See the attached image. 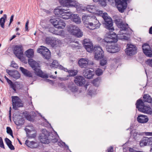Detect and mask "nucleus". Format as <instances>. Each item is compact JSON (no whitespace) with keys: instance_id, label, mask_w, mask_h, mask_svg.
Segmentation results:
<instances>
[{"instance_id":"obj_8","label":"nucleus","mask_w":152,"mask_h":152,"mask_svg":"<svg viewBox=\"0 0 152 152\" xmlns=\"http://www.w3.org/2000/svg\"><path fill=\"white\" fill-rule=\"evenodd\" d=\"M118 2L115 3L116 7L119 12L123 13L126 9L127 4V1H117Z\"/></svg>"},{"instance_id":"obj_15","label":"nucleus","mask_w":152,"mask_h":152,"mask_svg":"<svg viewBox=\"0 0 152 152\" xmlns=\"http://www.w3.org/2000/svg\"><path fill=\"white\" fill-rule=\"evenodd\" d=\"M104 40L108 43L115 42L117 41L116 35H109L104 38Z\"/></svg>"},{"instance_id":"obj_3","label":"nucleus","mask_w":152,"mask_h":152,"mask_svg":"<svg viewBox=\"0 0 152 152\" xmlns=\"http://www.w3.org/2000/svg\"><path fill=\"white\" fill-rule=\"evenodd\" d=\"M102 17L105 21V24L106 28L110 31H113L114 30V28L113 27V23L111 18L108 16L106 12L102 14Z\"/></svg>"},{"instance_id":"obj_63","label":"nucleus","mask_w":152,"mask_h":152,"mask_svg":"<svg viewBox=\"0 0 152 152\" xmlns=\"http://www.w3.org/2000/svg\"><path fill=\"white\" fill-rule=\"evenodd\" d=\"M113 147H111L110 148L108 149V152H113Z\"/></svg>"},{"instance_id":"obj_59","label":"nucleus","mask_w":152,"mask_h":152,"mask_svg":"<svg viewBox=\"0 0 152 152\" xmlns=\"http://www.w3.org/2000/svg\"><path fill=\"white\" fill-rule=\"evenodd\" d=\"M29 23V20H27L25 25V29L26 30H28V25Z\"/></svg>"},{"instance_id":"obj_26","label":"nucleus","mask_w":152,"mask_h":152,"mask_svg":"<svg viewBox=\"0 0 152 152\" xmlns=\"http://www.w3.org/2000/svg\"><path fill=\"white\" fill-rule=\"evenodd\" d=\"M20 69L22 73L25 76L28 77H32V74L30 71H28L27 70L21 67H20Z\"/></svg>"},{"instance_id":"obj_25","label":"nucleus","mask_w":152,"mask_h":152,"mask_svg":"<svg viewBox=\"0 0 152 152\" xmlns=\"http://www.w3.org/2000/svg\"><path fill=\"white\" fill-rule=\"evenodd\" d=\"M49 31L53 34L60 35H62L64 32L63 30L59 31L58 29H55L53 27L50 28H49Z\"/></svg>"},{"instance_id":"obj_51","label":"nucleus","mask_w":152,"mask_h":152,"mask_svg":"<svg viewBox=\"0 0 152 152\" xmlns=\"http://www.w3.org/2000/svg\"><path fill=\"white\" fill-rule=\"evenodd\" d=\"M146 140L148 145H152V137L150 138L146 137Z\"/></svg>"},{"instance_id":"obj_43","label":"nucleus","mask_w":152,"mask_h":152,"mask_svg":"<svg viewBox=\"0 0 152 152\" xmlns=\"http://www.w3.org/2000/svg\"><path fill=\"white\" fill-rule=\"evenodd\" d=\"M58 66H59L58 63L56 60L53 61V62L50 65V66L51 68H58Z\"/></svg>"},{"instance_id":"obj_39","label":"nucleus","mask_w":152,"mask_h":152,"mask_svg":"<svg viewBox=\"0 0 152 152\" xmlns=\"http://www.w3.org/2000/svg\"><path fill=\"white\" fill-rule=\"evenodd\" d=\"M24 117L26 118L29 121H31L33 120V117L31 116L27 112H25L23 113Z\"/></svg>"},{"instance_id":"obj_48","label":"nucleus","mask_w":152,"mask_h":152,"mask_svg":"<svg viewBox=\"0 0 152 152\" xmlns=\"http://www.w3.org/2000/svg\"><path fill=\"white\" fill-rule=\"evenodd\" d=\"M77 73L76 70H71L70 71V75L71 76H74L76 75Z\"/></svg>"},{"instance_id":"obj_41","label":"nucleus","mask_w":152,"mask_h":152,"mask_svg":"<svg viewBox=\"0 0 152 152\" xmlns=\"http://www.w3.org/2000/svg\"><path fill=\"white\" fill-rule=\"evenodd\" d=\"M100 80L101 79L99 77H97L94 80L92 81V83L94 86H97L99 84Z\"/></svg>"},{"instance_id":"obj_1","label":"nucleus","mask_w":152,"mask_h":152,"mask_svg":"<svg viewBox=\"0 0 152 152\" xmlns=\"http://www.w3.org/2000/svg\"><path fill=\"white\" fill-rule=\"evenodd\" d=\"M60 4L62 5L58 7L54 10V12L55 15L63 19H68L71 18V12L68 9H64L62 8V7H69L70 6H74L77 8L78 5L76 3V1H59Z\"/></svg>"},{"instance_id":"obj_54","label":"nucleus","mask_w":152,"mask_h":152,"mask_svg":"<svg viewBox=\"0 0 152 152\" xmlns=\"http://www.w3.org/2000/svg\"><path fill=\"white\" fill-rule=\"evenodd\" d=\"M0 147L4 149H5L3 140L2 138L1 137H0Z\"/></svg>"},{"instance_id":"obj_24","label":"nucleus","mask_w":152,"mask_h":152,"mask_svg":"<svg viewBox=\"0 0 152 152\" xmlns=\"http://www.w3.org/2000/svg\"><path fill=\"white\" fill-rule=\"evenodd\" d=\"M119 33L117 35H116V38H118L119 39H124L126 40H128L129 37L126 36V34L123 33L122 31L119 32Z\"/></svg>"},{"instance_id":"obj_53","label":"nucleus","mask_w":152,"mask_h":152,"mask_svg":"<svg viewBox=\"0 0 152 152\" xmlns=\"http://www.w3.org/2000/svg\"><path fill=\"white\" fill-rule=\"evenodd\" d=\"M97 8L96 9V11L94 13L97 14V15H99L100 16H103L102 14H104V13L102 12V11H101L98 10H97Z\"/></svg>"},{"instance_id":"obj_30","label":"nucleus","mask_w":152,"mask_h":152,"mask_svg":"<svg viewBox=\"0 0 152 152\" xmlns=\"http://www.w3.org/2000/svg\"><path fill=\"white\" fill-rule=\"evenodd\" d=\"M84 47L86 49L87 51L89 52H92L93 49V45L92 43H90V44H88V45H86L85 46H84Z\"/></svg>"},{"instance_id":"obj_9","label":"nucleus","mask_w":152,"mask_h":152,"mask_svg":"<svg viewBox=\"0 0 152 152\" xmlns=\"http://www.w3.org/2000/svg\"><path fill=\"white\" fill-rule=\"evenodd\" d=\"M95 53V58L98 60L102 58L104 56L103 51L99 46H95L94 48Z\"/></svg>"},{"instance_id":"obj_7","label":"nucleus","mask_w":152,"mask_h":152,"mask_svg":"<svg viewBox=\"0 0 152 152\" xmlns=\"http://www.w3.org/2000/svg\"><path fill=\"white\" fill-rule=\"evenodd\" d=\"M127 48L125 49V52L128 56L133 55L137 53V48L136 47L132 44H128Z\"/></svg>"},{"instance_id":"obj_62","label":"nucleus","mask_w":152,"mask_h":152,"mask_svg":"<svg viewBox=\"0 0 152 152\" xmlns=\"http://www.w3.org/2000/svg\"><path fill=\"white\" fill-rule=\"evenodd\" d=\"M51 140L52 142L54 143L56 142L57 141V139L56 138H54L53 139H51Z\"/></svg>"},{"instance_id":"obj_28","label":"nucleus","mask_w":152,"mask_h":152,"mask_svg":"<svg viewBox=\"0 0 152 152\" xmlns=\"http://www.w3.org/2000/svg\"><path fill=\"white\" fill-rule=\"evenodd\" d=\"M92 17L86 15H83L82 16V20L85 24L88 25V21H90Z\"/></svg>"},{"instance_id":"obj_46","label":"nucleus","mask_w":152,"mask_h":152,"mask_svg":"<svg viewBox=\"0 0 152 152\" xmlns=\"http://www.w3.org/2000/svg\"><path fill=\"white\" fill-rule=\"evenodd\" d=\"M103 70L99 69H97L96 71V74L98 76H100L102 75L103 73Z\"/></svg>"},{"instance_id":"obj_58","label":"nucleus","mask_w":152,"mask_h":152,"mask_svg":"<svg viewBox=\"0 0 152 152\" xmlns=\"http://www.w3.org/2000/svg\"><path fill=\"white\" fill-rule=\"evenodd\" d=\"M6 72L10 75V76L11 75L12 72H13V71H11L8 69H6Z\"/></svg>"},{"instance_id":"obj_14","label":"nucleus","mask_w":152,"mask_h":152,"mask_svg":"<svg viewBox=\"0 0 152 152\" xmlns=\"http://www.w3.org/2000/svg\"><path fill=\"white\" fill-rule=\"evenodd\" d=\"M74 82L77 86H82L85 83V79L82 76H77L75 77Z\"/></svg>"},{"instance_id":"obj_35","label":"nucleus","mask_w":152,"mask_h":152,"mask_svg":"<svg viewBox=\"0 0 152 152\" xmlns=\"http://www.w3.org/2000/svg\"><path fill=\"white\" fill-rule=\"evenodd\" d=\"M61 20V19L60 18L53 19L50 20V21L54 26L56 27Z\"/></svg>"},{"instance_id":"obj_37","label":"nucleus","mask_w":152,"mask_h":152,"mask_svg":"<svg viewBox=\"0 0 152 152\" xmlns=\"http://www.w3.org/2000/svg\"><path fill=\"white\" fill-rule=\"evenodd\" d=\"M68 87L72 92H75L77 91V88L72 83L71 84L68 86Z\"/></svg>"},{"instance_id":"obj_34","label":"nucleus","mask_w":152,"mask_h":152,"mask_svg":"<svg viewBox=\"0 0 152 152\" xmlns=\"http://www.w3.org/2000/svg\"><path fill=\"white\" fill-rule=\"evenodd\" d=\"M10 76L15 79H17L20 78V75L17 71H13Z\"/></svg>"},{"instance_id":"obj_47","label":"nucleus","mask_w":152,"mask_h":152,"mask_svg":"<svg viewBox=\"0 0 152 152\" xmlns=\"http://www.w3.org/2000/svg\"><path fill=\"white\" fill-rule=\"evenodd\" d=\"M7 132L8 134L12 136V137H13L12 131L10 127H7Z\"/></svg>"},{"instance_id":"obj_21","label":"nucleus","mask_w":152,"mask_h":152,"mask_svg":"<svg viewBox=\"0 0 152 152\" xmlns=\"http://www.w3.org/2000/svg\"><path fill=\"white\" fill-rule=\"evenodd\" d=\"M137 121L141 123H145L147 122L148 120V117L144 115H140L137 118Z\"/></svg>"},{"instance_id":"obj_2","label":"nucleus","mask_w":152,"mask_h":152,"mask_svg":"<svg viewBox=\"0 0 152 152\" xmlns=\"http://www.w3.org/2000/svg\"><path fill=\"white\" fill-rule=\"evenodd\" d=\"M136 107L140 111L147 114H151L152 110L149 106L145 105L142 101L139 99L136 103Z\"/></svg>"},{"instance_id":"obj_56","label":"nucleus","mask_w":152,"mask_h":152,"mask_svg":"<svg viewBox=\"0 0 152 152\" xmlns=\"http://www.w3.org/2000/svg\"><path fill=\"white\" fill-rule=\"evenodd\" d=\"M111 1L112 2H110L111 3V5H112L113 6H116V5L115 4V3H116L118 2L117 1Z\"/></svg>"},{"instance_id":"obj_20","label":"nucleus","mask_w":152,"mask_h":152,"mask_svg":"<svg viewBox=\"0 0 152 152\" xmlns=\"http://www.w3.org/2000/svg\"><path fill=\"white\" fill-rule=\"evenodd\" d=\"M78 27L72 25H71L67 27V30L69 32L74 35L75 34L76 32L78 29Z\"/></svg>"},{"instance_id":"obj_19","label":"nucleus","mask_w":152,"mask_h":152,"mask_svg":"<svg viewBox=\"0 0 152 152\" xmlns=\"http://www.w3.org/2000/svg\"><path fill=\"white\" fill-rule=\"evenodd\" d=\"M39 67L40 66H39V67H37L33 69L34 71L35 74L37 75L42 78H48V76L46 74H44L39 69Z\"/></svg>"},{"instance_id":"obj_44","label":"nucleus","mask_w":152,"mask_h":152,"mask_svg":"<svg viewBox=\"0 0 152 152\" xmlns=\"http://www.w3.org/2000/svg\"><path fill=\"white\" fill-rule=\"evenodd\" d=\"M53 38V37H47L45 40L46 43L48 44H50L51 45Z\"/></svg>"},{"instance_id":"obj_45","label":"nucleus","mask_w":152,"mask_h":152,"mask_svg":"<svg viewBox=\"0 0 152 152\" xmlns=\"http://www.w3.org/2000/svg\"><path fill=\"white\" fill-rule=\"evenodd\" d=\"M74 35L78 37H81L83 35V33L78 28V29L76 32V34H74Z\"/></svg>"},{"instance_id":"obj_64","label":"nucleus","mask_w":152,"mask_h":152,"mask_svg":"<svg viewBox=\"0 0 152 152\" xmlns=\"http://www.w3.org/2000/svg\"><path fill=\"white\" fill-rule=\"evenodd\" d=\"M145 134L147 136H152V132H146Z\"/></svg>"},{"instance_id":"obj_18","label":"nucleus","mask_w":152,"mask_h":152,"mask_svg":"<svg viewBox=\"0 0 152 152\" xmlns=\"http://www.w3.org/2000/svg\"><path fill=\"white\" fill-rule=\"evenodd\" d=\"M115 22L118 27L120 28L121 31H126L128 28V26L127 24L120 21V20H116Z\"/></svg>"},{"instance_id":"obj_31","label":"nucleus","mask_w":152,"mask_h":152,"mask_svg":"<svg viewBox=\"0 0 152 152\" xmlns=\"http://www.w3.org/2000/svg\"><path fill=\"white\" fill-rule=\"evenodd\" d=\"M66 26L65 23L61 19L59 22L58 25L56 27V28L58 29H64Z\"/></svg>"},{"instance_id":"obj_57","label":"nucleus","mask_w":152,"mask_h":152,"mask_svg":"<svg viewBox=\"0 0 152 152\" xmlns=\"http://www.w3.org/2000/svg\"><path fill=\"white\" fill-rule=\"evenodd\" d=\"M14 17V15H11V18H10V23H9V26H10V24H11L12 22L13 21Z\"/></svg>"},{"instance_id":"obj_27","label":"nucleus","mask_w":152,"mask_h":152,"mask_svg":"<svg viewBox=\"0 0 152 152\" xmlns=\"http://www.w3.org/2000/svg\"><path fill=\"white\" fill-rule=\"evenodd\" d=\"M96 8L93 5H88L86 7V10L90 13H94L96 11Z\"/></svg>"},{"instance_id":"obj_16","label":"nucleus","mask_w":152,"mask_h":152,"mask_svg":"<svg viewBox=\"0 0 152 152\" xmlns=\"http://www.w3.org/2000/svg\"><path fill=\"white\" fill-rule=\"evenodd\" d=\"M83 74L85 77L88 79H91L93 78L95 73L92 69L91 70L87 69L84 70Z\"/></svg>"},{"instance_id":"obj_32","label":"nucleus","mask_w":152,"mask_h":152,"mask_svg":"<svg viewBox=\"0 0 152 152\" xmlns=\"http://www.w3.org/2000/svg\"><path fill=\"white\" fill-rule=\"evenodd\" d=\"M25 54L27 57L32 58L33 56V50L32 49H29L26 52Z\"/></svg>"},{"instance_id":"obj_52","label":"nucleus","mask_w":152,"mask_h":152,"mask_svg":"<svg viewBox=\"0 0 152 152\" xmlns=\"http://www.w3.org/2000/svg\"><path fill=\"white\" fill-rule=\"evenodd\" d=\"M107 63V61L106 60L104 59L101 60L100 61V64L102 66H103L105 65Z\"/></svg>"},{"instance_id":"obj_50","label":"nucleus","mask_w":152,"mask_h":152,"mask_svg":"<svg viewBox=\"0 0 152 152\" xmlns=\"http://www.w3.org/2000/svg\"><path fill=\"white\" fill-rule=\"evenodd\" d=\"M90 43H92L90 42V41L88 39H85L83 41V43L84 46H85L86 45H88Z\"/></svg>"},{"instance_id":"obj_6","label":"nucleus","mask_w":152,"mask_h":152,"mask_svg":"<svg viewBox=\"0 0 152 152\" xmlns=\"http://www.w3.org/2000/svg\"><path fill=\"white\" fill-rule=\"evenodd\" d=\"M37 52L41 54L45 59H48L50 58L51 53L49 50L46 47L41 46L40 48L37 49Z\"/></svg>"},{"instance_id":"obj_36","label":"nucleus","mask_w":152,"mask_h":152,"mask_svg":"<svg viewBox=\"0 0 152 152\" xmlns=\"http://www.w3.org/2000/svg\"><path fill=\"white\" fill-rule=\"evenodd\" d=\"M144 101L146 102L151 103L152 102L151 97L148 94L145 95L143 96Z\"/></svg>"},{"instance_id":"obj_40","label":"nucleus","mask_w":152,"mask_h":152,"mask_svg":"<svg viewBox=\"0 0 152 152\" xmlns=\"http://www.w3.org/2000/svg\"><path fill=\"white\" fill-rule=\"evenodd\" d=\"M60 42L61 41L60 40L58 39L53 38L51 45L53 47H54L56 45L59 44Z\"/></svg>"},{"instance_id":"obj_29","label":"nucleus","mask_w":152,"mask_h":152,"mask_svg":"<svg viewBox=\"0 0 152 152\" xmlns=\"http://www.w3.org/2000/svg\"><path fill=\"white\" fill-rule=\"evenodd\" d=\"M7 18V16L6 14H4L3 16L0 19V25L1 26L2 28H4V23L5 20Z\"/></svg>"},{"instance_id":"obj_17","label":"nucleus","mask_w":152,"mask_h":152,"mask_svg":"<svg viewBox=\"0 0 152 152\" xmlns=\"http://www.w3.org/2000/svg\"><path fill=\"white\" fill-rule=\"evenodd\" d=\"M79 66L82 68H86L89 64V60L86 58H81L78 61Z\"/></svg>"},{"instance_id":"obj_61","label":"nucleus","mask_w":152,"mask_h":152,"mask_svg":"<svg viewBox=\"0 0 152 152\" xmlns=\"http://www.w3.org/2000/svg\"><path fill=\"white\" fill-rule=\"evenodd\" d=\"M11 66L13 67L16 68L17 67V65L15 63H12L11 64Z\"/></svg>"},{"instance_id":"obj_5","label":"nucleus","mask_w":152,"mask_h":152,"mask_svg":"<svg viewBox=\"0 0 152 152\" xmlns=\"http://www.w3.org/2000/svg\"><path fill=\"white\" fill-rule=\"evenodd\" d=\"M49 132L46 129H43L42 130V133L39 137L40 142L42 143L48 144L50 142V140L48 139Z\"/></svg>"},{"instance_id":"obj_49","label":"nucleus","mask_w":152,"mask_h":152,"mask_svg":"<svg viewBox=\"0 0 152 152\" xmlns=\"http://www.w3.org/2000/svg\"><path fill=\"white\" fill-rule=\"evenodd\" d=\"M105 1H97L96 2H98V4L102 6L105 7L106 5Z\"/></svg>"},{"instance_id":"obj_4","label":"nucleus","mask_w":152,"mask_h":152,"mask_svg":"<svg viewBox=\"0 0 152 152\" xmlns=\"http://www.w3.org/2000/svg\"><path fill=\"white\" fill-rule=\"evenodd\" d=\"M100 24L96 17L92 16L90 21H88V27L91 30H94L95 29L99 28Z\"/></svg>"},{"instance_id":"obj_22","label":"nucleus","mask_w":152,"mask_h":152,"mask_svg":"<svg viewBox=\"0 0 152 152\" xmlns=\"http://www.w3.org/2000/svg\"><path fill=\"white\" fill-rule=\"evenodd\" d=\"M71 18L72 20L77 24H80L81 22L80 18L77 14L71 15Z\"/></svg>"},{"instance_id":"obj_55","label":"nucleus","mask_w":152,"mask_h":152,"mask_svg":"<svg viewBox=\"0 0 152 152\" xmlns=\"http://www.w3.org/2000/svg\"><path fill=\"white\" fill-rule=\"evenodd\" d=\"M146 64L148 65L149 66L152 67V60H148L146 62Z\"/></svg>"},{"instance_id":"obj_23","label":"nucleus","mask_w":152,"mask_h":152,"mask_svg":"<svg viewBox=\"0 0 152 152\" xmlns=\"http://www.w3.org/2000/svg\"><path fill=\"white\" fill-rule=\"evenodd\" d=\"M28 63L30 66L33 69H35L37 67H39V64L32 59H29L28 60Z\"/></svg>"},{"instance_id":"obj_12","label":"nucleus","mask_w":152,"mask_h":152,"mask_svg":"<svg viewBox=\"0 0 152 152\" xmlns=\"http://www.w3.org/2000/svg\"><path fill=\"white\" fill-rule=\"evenodd\" d=\"M14 54L19 59H20L23 54L22 47L20 45H16L14 48Z\"/></svg>"},{"instance_id":"obj_13","label":"nucleus","mask_w":152,"mask_h":152,"mask_svg":"<svg viewBox=\"0 0 152 152\" xmlns=\"http://www.w3.org/2000/svg\"><path fill=\"white\" fill-rule=\"evenodd\" d=\"M107 51L110 53H114L118 52L120 50L119 47L115 45H107L106 46Z\"/></svg>"},{"instance_id":"obj_60","label":"nucleus","mask_w":152,"mask_h":152,"mask_svg":"<svg viewBox=\"0 0 152 152\" xmlns=\"http://www.w3.org/2000/svg\"><path fill=\"white\" fill-rule=\"evenodd\" d=\"M129 150L130 152H137V151H136L133 148H129Z\"/></svg>"},{"instance_id":"obj_38","label":"nucleus","mask_w":152,"mask_h":152,"mask_svg":"<svg viewBox=\"0 0 152 152\" xmlns=\"http://www.w3.org/2000/svg\"><path fill=\"white\" fill-rule=\"evenodd\" d=\"M140 145L141 147H143L148 145L146 137L143 138V139L140 141Z\"/></svg>"},{"instance_id":"obj_33","label":"nucleus","mask_w":152,"mask_h":152,"mask_svg":"<svg viewBox=\"0 0 152 152\" xmlns=\"http://www.w3.org/2000/svg\"><path fill=\"white\" fill-rule=\"evenodd\" d=\"M5 141L7 145L11 150H14L15 148L12 145L11 141L9 139L7 138H6L5 139Z\"/></svg>"},{"instance_id":"obj_42","label":"nucleus","mask_w":152,"mask_h":152,"mask_svg":"<svg viewBox=\"0 0 152 152\" xmlns=\"http://www.w3.org/2000/svg\"><path fill=\"white\" fill-rule=\"evenodd\" d=\"M9 84L10 85V87L12 88L15 91H16L15 88L16 87V85L13 83L12 81L10 80L9 79L7 81Z\"/></svg>"},{"instance_id":"obj_10","label":"nucleus","mask_w":152,"mask_h":152,"mask_svg":"<svg viewBox=\"0 0 152 152\" xmlns=\"http://www.w3.org/2000/svg\"><path fill=\"white\" fill-rule=\"evenodd\" d=\"M13 108L15 110H17V107L23 106L21 100L17 96H12Z\"/></svg>"},{"instance_id":"obj_11","label":"nucleus","mask_w":152,"mask_h":152,"mask_svg":"<svg viewBox=\"0 0 152 152\" xmlns=\"http://www.w3.org/2000/svg\"><path fill=\"white\" fill-rule=\"evenodd\" d=\"M142 48L143 53L146 56L150 57H152V51L148 44H144L142 45Z\"/></svg>"}]
</instances>
